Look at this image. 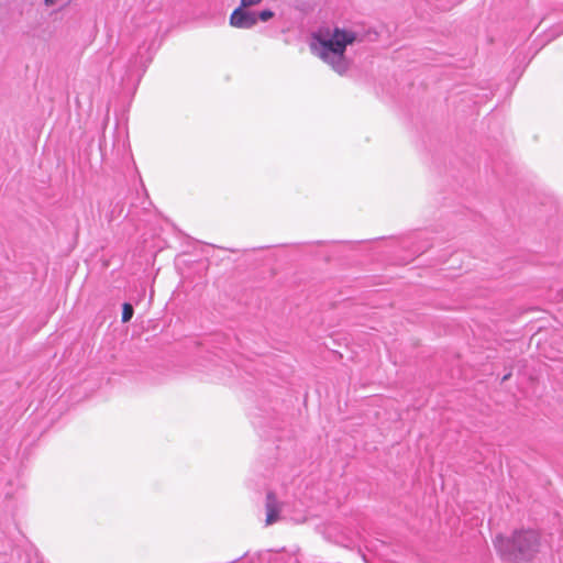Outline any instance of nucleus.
I'll return each instance as SVG.
<instances>
[{
    "label": "nucleus",
    "mask_w": 563,
    "mask_h": 563,
    "mask_svg": "<svg viewBox=\"0 0 563 563\" xmlns=\"http://www.w3.org/2000/svg\"><path fill=\"white\" fill-rule=\"evenodd\" d=\"M312 40L310 48L313 54L329 64L339 74L347 70L349 64L344 53L346 46L356 40L354 32L340 27H334L332 32L329 29L320 30L312 34Z\"/></svg>",
    "instance_id": "f257e3e1"
},
{
    "label": "nucleus",
    "mask_w": 563,
    "mask_h": 563,
    "mask_svg": "<svg viewBox=\"0 0 563 563\" xmlns=\"http://www.w3.org/2000/svg\"><path fill=\"white\" fill-rule=\"evenodd\" d=\"M494 547L506 563L530 561L539 551L540 534L533 529L516 530L509 538L498 534Z\"/></svg>",
    "instance_id": "f03ea898"
},
{
    "label": "nucleus",
    "mask_w": 563,
    "mask_h": 563,
    "mask_svg": "<svg viewBox=\"0 0 563 563\" xmlns=\"http://www.w3.org/2000/svg\"><path fill=\"white\" fill-rule=\"evenodd\" d=\"M247 7L240 5L234 9L230 15V24L238 29H251L253 27L258 18L255 12L246 10Z\"/></svg>",
    "instance_id": "7ed1b4c3"
},
{
    "label": "nucleus",
    "mask_w": 563,
    "mask_h": 563,
    "mask_svg": "<svg viewBox=\"0 0 563 563\" xmlns=\"http://www.w3.org/2000/svg\"><path fill=\"white\" fill-rule=\"evenodd\" d=\"M265 509H266V525L269 526V525L275 523L279 518L280 505H279L274 492L267 493L266 501H265Z\"/></svg>",
    "instance_id": "20e7f679"
},
{
    "label": "nucleus",
    "mask_w": 563,
    "mask_h": 563,
    "mask_svg": "<svg viewBox=\"0 0 563 563\" xmlns=\"http://www.w3.org/2000/svg\"><path fill=\"white\" fill-rule=\"evenodd\" d=\"M134 313V308L131 303L124 302L122 307V322H129Z\"/></svg>",
    "instance_id": "39448f33"
},
{
    "label": "nucleus",
    "mask_w": 563,
    "mask_h": 563,
    "mask_svg": "<svg viewBox=\"0 0 563 563\" xmlns=\"http://www.w3.org/2000/svg\"><path fill=\"white\" fill-rule=\"evenodd\" d=\"M256 16L258 18V20L263 21V22H266L268 20H271L273 16H274V12L269 9H265L261 12H258L256 14Z\"/></svg>",
    "instance_id": "423d86ee"
},
{
    "label": "nucleus",
    "mask_w": 563,
    "mask_h": 563,
    "mask_svg": "<svg viewBox=\"0 0 563 563\" xmlns=\"http://www.w3.org/2000/svg\"><path fill=\"white\" fill-rule=\"evenodd\" d=\"M262 0H241V5L242 7H253V5H256L258 3H261Z\"/></svg>",
    "instance_id": "0eeeda50"
},
{
    "label": "nucleus",
    "mask_w": 563,
    "mask_h": 563,
    "mask_svg": "<svg viewBox=\"0 0 563 563\" xmlns=\"http://www.w3.org/2000/svg\"><path fill=\"white\" fill-rule=\"evenodd\" d=\"M47 5H52L54 3V0H44Z\"/></svg>",
    "instance_id": "6e6552de"
},
{
    "label": "nucleus",
    "mask_w": 563,
    "mask_h": 563,
    "mask_svg": "<svg viewBox=\"0 0 563 563\" xmlns=\"http://www.w3.org/2000/svg\"><path fill=\"white\" fill-rule=\"evenodd\" d=\"M509 376H510L509 374H508V375H505V376L503 377V382H505L506 379H508V377H509Z\"/></svg>",
    "instance_id": "1a4fd4ad"
},
{
    "label": "nucleus",
    "mask_w": 563,
    "mask_h": 563,
    "mask_svg": "<svg viewBox=\"0 0 563 563\" xmlns=\"http://www.w3.org/2000/svg\"><path fill=\"white\" fill-rule=\"evenodd\" d=\"M561 33H563V30L561 31Z\"/></svg>",
    "instance_id": "9d476101"
}]
</instances>
